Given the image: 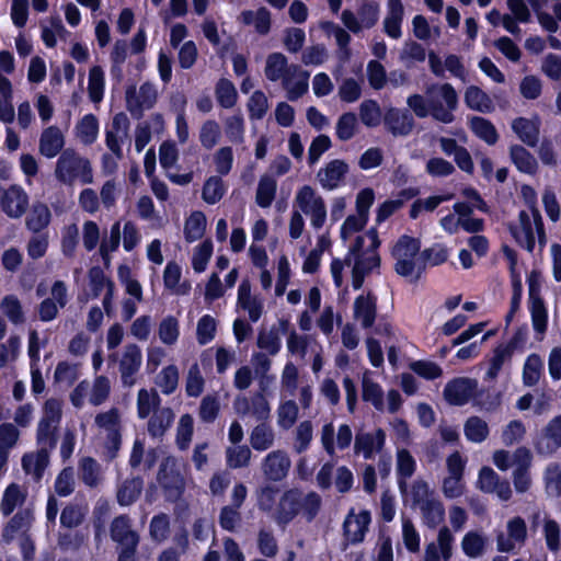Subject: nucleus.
Instances as JSON below:
<instances>
[{"label":"nucleus","mask_w":561,"mask_h":561,"mask_svg":"<svg viewBox=\"0 0 561 561\" xmlns=\"http://www.w3.org/2000/svg\"><path fill=\"white\" fill-rule=\"evenodd\" d=\"M455 537L451 530L443 526L435 542L425 547L423 561H449L453 557Z\"/></svg>","instance_id":"25"},{"label":"nucleus","mask_w":561,"mask_h":561,"mask_svg":"<svg viewBox=\"0 0 561 561\" xmlns=\"http://www.w3.org/2000/svg\"><path fill=\"white\" fill-rule=\"evenodd\" d=\"M142 490V480L139 478L126 479L117 489V502L122 506L134 503Z\"/></svg>","instance_id":"64"},{"label":"nucleus","mask_w":561,"mask_h":561,"mask_svg":"<svg viewBox=\"0 0 561 561\" xmlns=\"http://www.w3.org/2000/svg\"><path fill=\"white\" fill-rule=\"evenodd\" d=\"M371 523V514L367 510L351 508L342 525L345 545H358L364 541Z\"/></svg>","instance_id":"16"},{"label":"nucleus","mask_w":561,"mask_h":561,"mask_svg":"<svg viewBox=\"0 0 561 561\" xmlns=\"http://www.w3.org/2000/svg\"><path fill=\"white\" fill-rule=\"evenodd\" d=\"M38 449L22 456L21 466L26 476L38 482L49 465V454L54 448L46 445H37Z\"/></svg>","instance_id":"27"},{"label":"nucleus","mask_w":561,"mask_h":561,"mask_svg":"<svg viewBox=\"0 0 561 561\" xmlns=\"http://www.w3.org/2000/svg\"><path fill=\"white\" fill-rule=\"evenodd\" d=\"M130 122L124 112L116 113L105 130V144L117 158H123V145L129 136Z\"/></svg>","instance_id":"21"},{"label":"nucleus","mask_w":561,"mask_h":561,"mask_svg":"<svg viewBox=\"0 0 561 561\" xmlns=\"http://www.w3.org/2000/svg\"><path fill=\"white\" fill-rule=\"evenodd\" d=\"M478 393V381L473 378L457 377L449 380L443 391L444 399L451 405H465Z\"/></svg>","instance_id":"18"},{"label":"nucleus","mask_w":561,"mask_h":561,"mask_svg":"<svg viewBox=\"0 0 561 561\" xmlns=\"http://www.w3.org/2000/svg\"><path fill=\"white\" fill-rule=\"evenodd\" d=\"M386 433L381 428L374 432H359L355 435L354 453L362 455L364 459H373L385 447Z\"/></svg>","instance_id":"23"},{"label":"nucleus","mask_w":561,"mask_h":561,"mask_svg":"<svg viewBox=\"0 0 561 561\" xmlns=\"http://www.w3.org/2000/svg\"><path fill=\"white\" fill-rule=\"evenodd\" d=\"M486 548V538L478 531H468L461 540L463 553L471 559L483 556Z\"/></svg>","instance_id":"62"},{"label":"nucleus","mask_w":561,"mask_h":561,"mask_svg":"<svg viewBox=\"0 0 561 561\" xmlns=\"http://www.w3.org/2000/svg\"><path fill=\"white\" fill-rule=\"evenodd\" d=\"M431 116L440 123L450 124L455 121L454 112L458 106V94L450 83H434L426 87Z\"/></svg>","instance_id":"7"},{"label":"nucleus","mask_w":561,"mask_h":561,"mask_svg":"<svg viewBox=\"0 0 561 561\" xmlns=\"http://www.w3.org/2000/svg\"><path fill=\"white\" fill-rule=\"evenodd\" d=\"M277 191V181L271 174H264L260 178L256 192L255 203L261 208H268L275 199Z\"/></svg>","instance_id":"53"},{"label":"nucleus","mask_w":561,"mask_h":561,"mask_svg":"<svg viewBox=\"0 0 561 561\" xmlns=\"http://www.w3.org/2000/svg\"><path fill=\"white\" fill-rule=\"evenodd\" d=\"M353 318L364 330L374 327L377 319V297L371 293H363L353 304Z\"/></svg>","instance_id":"28"},{"label":"nucleus","mask_w":561,"mask_h":561,"mask_svg":"<svg viewBox=\"0 0 561 561\" xmlns=\"http://www.w3.org/2000/svg\"><path fill=\"white\" fill-rule=\"evenodd\" d=\"M62 417V401L57 398L47 399L42 407V415L36 427L37 445L55 448L56 433Z\"/></svg>","instance_id":"9"},{"label":"nucleus","mask_w":561,"mask_h":561,"mask_svg":"<svg viewBox=\"0 0 561 561\" xmlns=\"http://www.w3.org/2000/svg\"><path fill=\"white\" fill-rule=\"evenodd\" d=\"M30 205L28 194L20 185L0 187V209L11 219H20Z\"/></svg>","instance_id":"17"},{"label":"nucleus","mask_w":561,"mask_h":561,"mask_svg":"<svg viewBox=\"0 0 561 561\" xmlns=\"http://www.w3.org/2000/svg\"><path fill=\"white\" fill-rule=\"evenodd\" d=\"M533 456L528 448L519 447L514 451L513 483L518 493L527 492L531 486V477L529 468L531 466Z\"/></svg>","instance_id":"26"},{"label":"nucleus","mask_w":561,"mask_h":561,"mask_svg":"<svg viewBox=\"0 0 561 561\" xmlns=\"http://www.w3.org/2000/svg\"><path fill=\"white\" fill-rule=\"evenodd\" d=\"M320 343L312 335H300L291 331L287 337V350L290 354L304 359L308 352H312Z\"/></svg>","instance_id":"51"},{"label":"nucleus","mask_w":561,"mask_h":561,"mask_svg":"<svg viewBox=\"0 0 561 561\" xmlns=\"http://www.w3.org/2000/svg\"><path fill=\"white\" fill-rule=\"evenodd\" d=\"M279 83L286 91L287 99L289 101H296L308 91L309 72L296 65Z\"/></svg>","instance_id":"34"},{"label":"nucleus","mask_w":561,"mask_h":561,"mask_svg":"<svg viewBox=\"0 0 561 561\" xmlns=\"http://www.w3.org/2000/svg\"><path fill=\"white\" fill-rule=\"evenodd\" d=\"M99 119L93 114H87L80 118L73 129L75 137L84 146L95 142L99 136Z\"/></svg>","instance_id":"42"},{"label":"nucleus","mask_w":561,"mask_h":561,"mask_svg":"<svg viewBox=\"0 0 561 561\" xmlns=\"http://www.w3.org/2000/svg\"><path fill=\"white\" fill-rule=\"evenodd\" d=\"M194 436V417L188 414H182L178 421L175 430V446L181 451H186Z\"/></svg>","instance_id":"54"},{"label":"nucleus","mask_w":561,"mask_h":561,"mask_svg":"<svg viewBox=\"0 0 561 561\" xmlns=\"http://www.w3.org/2000/svg\"><path fill=\"white\" fill-rule=\"evenodd\" d=\"M416 469V462L411 453L401 448L397 450V472L399 476V486L403 491L407 486V480L413 476Z\"/></svg>","instance_id":"60"},{"label":"nucleus","mask_w":561,"mask_h":561,"mask_svg":"<svg viewBox=\"0 0 561 561\" xmlns=\"http://www.w3.org/2000/svg\"><path fill=\"white\" fill-rule=\"evenodd\" d=\"M527 540V525L520 516H514L506 523L505 530L496 535V548L501 552H514Z\"/></svg>","instance_id":"15"},{"label":"nucleus","mask_w":561,"mask_h":561,"mask_svg":"<svg viewBox=\"0 0 561 561\" xmlns=\"http://www.w3.org/2000/svg\"><path fill=\"white\" fill-rule=\"evenodd\" d=\"M182 277V268L181 266L174 262L170 261L165 265L163 271V284L164 287L172 291L175 295H186L188 294L191 286L188 283H181Z\"/></svg>","instance_id":"47"},{"label":"nucleus","mask_w":561,"mask_h":561,"mask_svg":"<svg viewBox=\"0 0 561 561\" xmlns=\"http://www.w3.org/2000/svg\"><path fill=\"white\" fill-rule=\"evenodd\" d=\"M249 439L254 450L265 451L274 446V428L268 421H260V423L252 428Z\"/></svg>","instance_id":"43"},{"label":"nucleus","mask_w":561,"mask_h":561,"mask_svg":"<svg viewBox=\"0 0 561 561\" xmlns=\"http://www.w3.org/2000/svg\"><path fill=\"white\" fill-rule=\"evenodd\" d=\"M347 172V163L343 160L334 159L319 170L317 179L322 188L332 191L343 183Z\"/></svg>","instance_id":"32"},{"label":"nucleus","mask_w":561,"mask_h":561,"mask_svg":"<svg viewBox=\"0 0 561 561\" xmlns=\"http://www.w3.org/2000/svg\"><path fill=\"white\" fill-rule=\"evenodd\" d=\"M111 538L119 547L117 561H134L139 543L138 534L131 529V520L127 515L113 519L110 527Z\"/></svg>","instance_id":"11"},{"label":"nucleus","mask_w":561,"mask_h":561,"mask_svg":"<svg viewBox=\"0 0 561 561\" xmlns=\"http://www.w3.org/2000/svg\"><path fill=\"white\" fill-rule=\"evenodd\" d=\"M238 22L247 26L252 25L259 34L266 35L271 30V12L265 7L255 11L244 10L239 14Z\"/></svg>","instance_id":"40"},{"label":"nucleus","mask_w":561,"mask_h":561,"mask_svg":"<svg viewBox=\"0 0 561 561\" xmlns=\"http://www.w3.org/2000/svg\"><path fill=\"white\" fill-rule=\"evenodd\" d=\"M380 245L378 233L375 229H369L364 234L357 236L354 243L350 247L345 255L347 267L352 268V285L354 289H359L374 270L380 265V257L377 249Z\"/></svg>","instance_id":"1"},{"label":"nucleus","mask_w":561,"mask_h":561,"mask_svg":"<svg viewBox=\"0 0 561 561\" xmlns=\"http://www.w3.org/2000/svg\"><path fill=\"white\" fill-rule=\"evenodd\" d=\"M224 126L226 137L230 142L240 145L244 141L245 124L240 112L226 117Z\"/></svg>","instance_id":"63"},{"label":"nucleus","mask_w":561,"mask_h":561,"mask_svg":"<svg viewBox=\"0 0 561 561\" xmlns=\"http://www.w3.org/2000/svg\"><path fill=\"white\" fill-rule=\"evenodd\" d=\"M27 489L19 483H10L3 491L0 511L3 516H10L16 508H22L27 499Z\"/></svg>","instance_id":"35"},{"label":"nucleus","mask_w":561,"mask_h":561,"mask_svg":"<svg viewBox=\"0 0 561 561\" xmlns=\"http://www.w3.org/2000/svg\"><path fill=\"white\" fill-rule=\"evenodd\" d=\"M65 135L58 126L51 125L43 129L38 140L39 153L48 159L57 157L65 147Z\"/></svg>","instance_id":"33"},{"label":"nucleus","mask_w":561,"mask_h":561,"mask_svg":"<svg viewBox=\"0 0 561 561\" xmlns=\"http://www.w3.org/2000/svg\"><path fill=\"white\" fill-rule=\"evenodd\" d=\"M322 507V497L314 491L304 492L294 488L285 491L273 512L275 523L285 527L301 514L307 522L313 520Z\"/></svg>","instance_id":"2"},{"label":"nucleus","mask_w":561,"mask_h":561,"mask_svg":"<svg viewBox=\"0 0 561 561\" xmlns=\"http://www.w3.org/2000/svg\"><path fill=\"white\" fill-rule=\"evenodd\" d=\"M539 118L528 119L519 117L513 121L512 128L518 138L529 147H535L539 139Z\"/></svg>","instance_id":"44"},{"label":"nucleus","mask_w":561,"mask_h":561,"mask_svg":"<svg viewBox=\"0 0 561 561\" xmlns=\"http://www.w3.org/2000/svg\"><path fill=\"white\" fill-rule=\"evenodd\" d=\"M299 404L294 399L282 400L276 409L277 426L283 431L290 430L298 421Z\"/></svg>","instance_id":"49"},{"label":"nucleus","mask_w":561,"mask_h":561,"mask_svg":"<svg viewBox=\"0 0 561 561\" xmlns=\"http://www.w3.org/2000/svg\"><path fill=\"white\" fill-rule=\"evenodd\" d=\"M510 231L516 242L529 252L535 248L536 238L540 248L546 245L543 221L538 209L533 213L520 210L517 220L510 225Z\"/></svg>","instance_id":"6"},{"label":"nucleus","mask_w":561,"mask_h":561,"mask_svg":"<svg viewBox=\"0 0 561 561\" xmlns=\"http://www.w3.org/2000/svg\"><path fill=\"white\" fill-rule=\"evenodd\" d=\"M539 455L550 456L561 448V415L553 416L546 426L535 444Z\"/></svg>","instance_id":"24"},{"label":"nucleus","mask_w":561,"mask_h":561,"mask_svg":"<svg viewBox=\"0 0 561 561\" xmlns=\"http://www.w3.org/2000/svg\"><path fill=\"white\" fill-rule=\"evenodd\" d=\"M88 506L79 503L67 504L60 514V524L66 528L79 527L85 519Z\"/></svg>","instance_id":"61"},{"label":"nucleus","mask_w":561,"mask_h":561,"mask_svg":"<svg viewBox=\"0 0 561 561\" xmlns=\"http://www.w3.org/2000/svg\"><path fill=\"white\" fill-rule=\"evenodd\" d=\"M510 156L515 167L523 173L535 174L538 170L536 158L523 146L514 145L510 149Z\"/></svg>","instance_id":"57"},{"label":"nucleus","mask_w":561,"mask_h":561,"mask_svg":"<svg viewBox=\"0 0 561 561\" xmlns=\"http://www.w3.org/2000/svg\"><path fill=\"white\" fill-rule=\"evenodd\" d=\"M0 311L13 325H21L26 321V314L22 301L13 294L2 297L0 300Z\"/></svg>","instance_id":"45"},{"label":"nucleus","mask_w":561,"mask_h":561,"mask_svg":"<svg viewBox=\"0 0 561 561\" xmlns=\"http://www.w3.org/2000/svg\"><path fill=\"white\" fill-rule=\"evenodd\" d=\"M404 8L401 0H388V11L383 20V31L392 38H400Z\"/></svg>","instance_id":"41"},{"label":"nucleus","mask_w":561,"mask_h":561,"mask_svg":"<svg viewBox=\"0 0 561 561\" xmlns=\"http://www.w3.org/2000/svg\"><path fill=\"white\" fill-rule=\"evenodd\" d=\"M51 297L44 299L37 306V314L41 321L49 322L57 318L59 309L68 302L67 287L62 280H56L50 290Z\"/></svg>","instance_id":"22"},{"label":"nucleus","mask_w":561,"mask_h":561,"mask_svg":"<svg viewBox=\"0 0 561 561\" xmlns=\"http://www.w3.org/2000/svg\"><path fill=\"white\" fill-rule=\"evenodd\" d=\"M108 360L117 363L121 381L130 388L137 382V376L142 364V352L136 343H127L121 352L108 355Z\"/></svg>","instance_id":"10"},{"label":"nucleus","mask_w":561,"mask_h":561,"mask_svg":"<svg viewBox=\"0 0 561 561\" xmlns=\"http://www.w3.org/2000/svg\"><path fill=\"white\" fill-rule=\"evenodd\" d=\"M233 411L240 417H253L257 422L268 421L271 417V403L262 391L251 396L239 394L232 402Z\"/></svg>","instance_id":"13"},{"label":"nucleus","mask_w":561,"mask_h":561,"mask_svg":"<svg viewBox=\"0 0 561 561\" xmlns=\"http://www.w3.org/2000/svg\"><path fill=\"white\" fill-rule=\"evenodd\" d=\"M157 334L163 345H175L180 337L179 320L171 314L164 317L158 324Z\"/></svg>","instance_id":"58"},{"label":"nucleus","mask_w":561,"mask_h":561,"mask_svg":"<svg viewBox=\"0 0 561 561\" xmlns=\"http://www.w3.org/2000/svg\"><path fill=\"white\" fill-rule=\"evenodd\" d=\"M54 175L65 185H73L76 182L81 184L93 182V170L90 160L71 148L64 150L58 157Z\"/></svg>","instance_id":"5"},{"label":"nucleus","mask_w":561,"mask_h":561,"mask_svg":"<svg viewBox=\"0 0 561 561\" xmlns=\"http://www.w3.org/2000/svg\"><path fill=\"white\" fill-rule=\"evenodd\" d=\"M420 250L419 239L405 234L398 239L391 250L397 274L411 280L420 278L425 268Z\"/></svg>","instance_id":"4"},{"label":"nucleus","mask_w":561,"mask_h":561,"mask_svg":"<svg viewBox=\"0 0 561 561\" xmlns=\"http://www.w3.org/2000/svg\"><path fill=\"white\" fill-rule=\"evenodd\" d=\"M411 505L417 510L424 526L435 529L445 519V507L427 482L415 480L408 494Z\"/></svg>","instance_id":"3"},{"label":"nucleus","mask_w":561,"mask_h":561,"mask_svg":"<svg viewBox=\"0 0 561 561\" xmlns=\"http://www.w3.org/2000/svg\"><path fill=\"white\" fill-rule=\"evenodd\" d=\"M353 432L347 424H341L336 434L332 422L322 425L320 440L323 449L329 456H334L336 449L344 450L351 446Z\"/></svg>","instance_id":"19"},{"label":"nucleus","mask_w":561,"mask_h":561,"mask_svg":"<svg viewBox=\"0 0 561 561\" xmlns=\"http://www.w3.org/2000/svg\"><path fill=\"white\" fill-rule=\"evenodd\" d=\"M161 402L160 396L156 389H140L137 393V414L140 419H146L153 414Z\"/></svg>","instance_id":"59"},{"label":"nucleus","mask_w":561,"mask_h":561,"mask_svg":"<svg viewBox=\"0 0 561 561\" xmlns=\"http://www.w3.org/2000/svg\"><path fill=\"white\" fill-rule=\"evenodd\" d=\"M466 105L480 113H491L494 110L492 99L477 85H470L465 92Z\"/></svg>","instance_id":"50"},{"label":"nucleus","mask_w":561,"mask_h":561,"mask_svg":"<svg viewBox=\"0 0 561 561\" xmlns=\"http://www.w3.org/2000/svg\"><path fill=\"white\" fill-rule=\"evenodd\" d=\"M314 425L310 420L299 422L293 431V450L300 455L307 451L313 440Z\"/></svg>","instance_id":"48"},{"label":"nucleus","mask_w":561,"mask_h":561,"mask_svg":"<svg viewBox=\"0 0 561 561\" xmlns=\"http://www.w3.org/2000/svg\"><path fill=\"white\" fill-rule=\"evenodd\" d=\"M294 208L307 216L314 230L324 227L328 220V208L324 197L311 185L300 186L294 197Z\"/></svg>","instance_id":"8"},{"label":"nucleus","mask_w":561,"mask_h":561,"mask_svg":"<svg viewBox=\"0 0 561 561\" xmlns=\"http://www.w3.org/2000/svg\"><path fill=\"white\" fill-rule=\"evenodd\" d=\"M478 488L485 493H495L502 501H508L513 491L510 482L502 480L490 467H483L479 472Z\"/></svg>","instance_id":"29"},{"label":"nucleus","mask_w":561,"mask_h":561,"mask_svg":"<svg viewBox=\"0 0 561 561\" xmlns=\"http://www.w3.org/2000/svg\"><path fill=\"white\" fill-rule=\"evenodd\" d=\"M385 127L393 136L404 137L412 133L414 128V118L407 110L389 108L383 117Z\"/></svg>","instance_id":"31"},{"label":"nucleus","mask_w":561,"mask_h":561,"mask_svg":"<svg viewBox=\"0 0 561 561\" xmlns=\"http://www.w3.org/2000/svg\"><path fill=\"white\" fill-rule=\"evenodd\" d=\"M529 300L533 327L536 333L543 335L547 330L548 313L543 300L538 294V289L534 282L529 280Z\"/></svg>","instance_id":"37"},{"label":"nucleus","mask_w":561,"mask_h":561,"mask_svg":"<svg viewBox=\"0 0 561 561\" xmlns=\"http://www.w3.org/2000/svg\"><path fill=\"white\" fill-rule=\"evenodd\" d=\"M291 461L284 450H273L268 453L262 461V471L270 481L278 482L286 478L290 469Z\"/></svg>","instance_id":"30"},{"label":"nucleus","mask_w":561,"mask_h":561,"mask_svg":"<svg viewBox=\"0 0 561 561\" xmlns=\"http://www.w3.org/2000/svg\"><path fill=\"white\" fill-rule=\"evenodd\" d=\"M51 220V213L48 206L42 202H35L25 219L26 228L34 232H41L47 228Z\"/></svg>","instance_id":"46"},{"label":"nucleus","mask_w":561,"mask_h":561,"mask_svg":"<svg viewBox=\"0 0 561 561\" xmlns=\"http://www.w3.org/2000/svg\"><path fill=\"white\" fill-rule=\"evenodd\" d=\"M94 423L105 435V448L107 456L113 459L122 445V413L117 408L95 415Z\"/></svg>","instance_id":"12"},{"label":"nucleus","mask_w":561,"mask_h":561,"mask_svg":"<svg viewBox=\"0 0 561 561\" xmlns=\"http://www.w3.org/2000/svg\"><path fill=\"white\" fill-rule=\"evenodd\" d=\"M237 304L240 308L245 310L249 319L256 322L263 312V301L251 294V284L248 279H243L238 288Z\"/></svg>","instance_id":"36"},{"label":"nucleus","mask_w":561,"mask_h":561,"mask_svg":"<svg viewBox=\"0 0 561 561\" xmlns=\"http://www.w3.org/2000/svg\"><path fill=\"white\" fill-rule=\"evenodd\" d=\"M468 125L471 131L488 145H495L499 140L495 126L489 119L481 116H472L469 118Z\"/></svg>","instance_id":"56"},{"label":"nucleus","mask_w":561,"mask_h":561,"mask_svg":"<svg viewBox=\"0 0 561 561\" xmlns=\"http://www.w3.org/2000/svg\"><path fill=\"white\" fill-rule=\"evenodd\" d=\"M295 66L284 54L272 53L266 57L264 76L271 82H280Z\"/></svg>","instance_id":"38"},{"label":"nucleus","mask_w":561,"mask_h":561,"mask_svg":"<svg viewBox=\"0 0 561 561\" xmlns=\"http://www.w3.org/2000/svg\"><path fill=\"white\" fill-rule=\"evenodd\" d=\"M174 412L164 407L156 410L147 424V431L152 438H162L174 422Z\"/></svg>","instance_id":"39"},{"label":"nucleus","mask_w":561,"mask_h":561,"mask_svg":"<svg viewBox=\"0 0 561 561\" xmlns=\"http://www.w3.org/2000/svg\"><path fill=\"white\" fill-rule=\"evenodd\" d=\"M180 371L176 365L163 367L154 377V385L163 394H172L179 386Z\"/></svg>","instance_id":"55"},{"label":"nucleus","mask_w":561,"mask_h":561,"mask_svg":"<svg viewBox=\"0 0 561 561\" xmlns=\"http://www.w3.org/2000/svg\"><path fill=\"white\" fill-rule=\"evenodd\" d=\"M35 520L34 510L25 507L18 511L3 526L1 539L5 543L30 536V530Z\"/></svg>","instance_id":"20"},{"label":"nucleus","mask_w":561,"mask_h":561,"mask_svg":"<svg viewBox=\"0 0 561 561\" xmlns=\"http://www.w3.org/2000/svg\"><path fill=\"white\" fill-rule=\"evenodd\" d=\"M363 400L370 402L378 411L385 408L383 391L379 383L371 378V373L365 371L362 379Z\"/></svg>","instance_id":"52"},{"label":"nucleus","mask_w":561,"mask_h":561,"mask_svg":"<svg viewBox=\"0 0 561 561\" xmlns=\"http://www.w3.org/2000/svg\"><path fill=\"white\" fill-rule=\"evenodd\" d=\"M126 108L135 118H140L145 111L152 108L158 100V90L151 82H144L139 89L127 88L125 92Z\"/></svg>","instance_id":"14"}]
</instances>
